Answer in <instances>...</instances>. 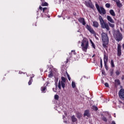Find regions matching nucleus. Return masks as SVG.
Wrapping results in <instances>:
<instances>
[{
	"label": "nucleus",
	"mask_w": 124,
	"mask_h": 124,
	"mask_svg": "<svg viewBox=\"0 0 124 124\" xmlns=\"http://www.w3.org/2000/svg\"><path fill=\"white\" fill-rule=\"evenodd\" d=\"M53 72H52V71H51L49 72V74L48 75V77L49 78H52L53 77Z\"/></svg>",
	"instance_id": "nucleus-25"
},
{
	"label": "nucleus",
	"mask_w": 124,
	"mask_h": 124,
	"mask_svg": "<svg viewBox=\"0 0 124 124\" xmlns=\"http://www.w3.org/2000/svg\"><path fill=\"white\" fill-rule=\"evenodd\" d=\"M63 123H64L65 124H66V123H67V121H63Z\"/></svg>",
	"instance_id": "nucleus-54"
},
{
	"label": "nucleus",
	"mask_w": 124,
	"mask_h": 124,
	"mask_svg": "<svg viewBox=\"0 0 124 124\" xmlns=\"http://www.w3.org/2000/svg\"><path fill=\"white\" fill-rule=\"evenodd\" d=\"M58 18H61V17H62V16H58Z\"/></svg>",
	"instance_id": "nucleus-55"
},
{
	"label": "nucleus",
	"mask_w": 124,
	"mask_h": 124,
	"mask_svg": "<svg viewBox=\"0 0 124 124\" xmlns=\"http://www.w3.org/2000/svg\"><path fill=\"white\" fill-rule=\"evenodd\" d=\"M110 76H112L114 74V71L113 70H111L110 72Z\"/></svg>",
	"instance_id": "nucleus-38"
},
{
	"label": "nucleus",
	"mask_w": 124,
	"mask_h": 124,
	"mask_svg": "<svg viewBox=\"0 0 124 124\" xmlns=\"http://www.w3.org/2000/svg\"><path fill=\"white\" fill-rule=\"evenodd\" d=\"M119 96L121 99L124 100V89H121L118 93Z\"/></svg>",
	"instance_id": "nucleus-8"
},
{
	"label": "nucleus",
	"mask_w": 124,
	"mask_h": 124,
	"mask_svg": "<svg viewBox=\"0 0 124 124\" xmlns=\"http://www.w3.org/2000/svg\"><path fill=\"white\" fill-rule=\"evenodd\" d=\"M53 92H54V93H57V91L58 90V86L56 85V88H53L52 89Z\"/></svg>",
	"instance_id": "nucleus-33"
},
{
	"label": "nucleus",
	"mask_w": 124,
	"mask_h": 124,
	"mask_svg": "<svg viewBox=\"0 0 124 124\" xmlns=\"http://www.w3.org/2000/svg\"><path fill=\"white\" fill-rule=\"evenodd\" d=\"M101 82L102 84H104V81L103 80V79L101 80Z\"/></svg>",
	"instance_id": "nucleus-50"
},
{
	"label": "nucleus",
	"mask_w": 124,
	"mask_h": 124,
	"mask_svg": "<svg viewBox=\"0 0 124 124\" xmlns=\"http://www.w3.org/2000/svg\"><path fill=\"white\" fill-rule=\"evenodd\" d=\"M39 10H41V11H42L43 10V13H45V14L49 12V9L47 7H44L43 8L42 7L40 6Z\"/></svg>",
	"instance_id": "nucleus-11"
},
{
	"label": "nucleus",
	"mask_w": 124,
	"mask_h": 124,
	"mask_svg": "<svg viewBox=\"0 0 124 124\" xmlns=\"http://www.w3.org/2000/svg\"><path fill=\"white\" fill-rule=\"evenodd\" d=\"M104 62L107 63L108 62V56L106 55V54H104Z\"/></svg>",
	"instance_id": "nucleus-17"
},
{
	"label": "nucleus",
	"mask_w": 124,
	"mask_h": 124,
	"mask_svg": "<svg viewBox=\"0 0 124 124\" xmlns=\"http://www.w3.org/2000/svg\"><path fill=\"white\" fill-rule=\"evenodd\" d=\"M68 59H66V61L65 62V63H68Z\"/></svg>",
	"instance_id": "nucleus-44"
},
{
	"label": "nucleus",
	"mask_w": 124,
	"mask_h": 124,
	"mask_svg": "<svg viewBox=\"0 0 124 124\" xmlns=\"http://www.w3.org/2000/svg\"><path fill=\"white\" fill-rule=\"evenodd\" d=\"M81 35H82V34H80V36H81Z\"/></svg>",
	"instance_id": "nucleus-60"
},
{
	"label": "nucleus",
	"mask_w": 124,
	"mask_h": 124,
	"mask_svg": "<svg viewBox=\"0 0 124 124\" xmlns=\"http://www.w3.org/2000/svg\"><path fill=\"white\" fill-rule=\"evenodd\" d=\"M108 25L109 26V27H110V28H114V27H115L114 24L111 23V22H108Z\"/></svg>",
	"instance_id": "nucleus-26"
},
{
	"label": "nucleus",
	"mask_w": 124,
	"mask_h": 124,
	"mask_svg": "<svg viewBox=\"0 0 124 124\" xmlns=\"http://www.w3.org/2000/svg\"><path fill=\"white\" fill-rule=\"evenodd\" d=\"M95 6L99 14H101V15H105V14H106V10H105L103 7H99V5L96 3H95Z\"/></svg>",
	"instance_id": "nucleus-5"
},
{
	"label": "nucleus",
	"mask_w": 124,
	"mask_h": 124,
	"mask_svg": "<svg viewBox=\"0 0 124 124\" xmlns=\"http://www.w3.org/2000/svg\"><path fill=\"white\" fill-rule=\"evenodd\" d=\"M59 95H55L54 96V99H55V100H59Z\"/></svg>",
	"instance_id": "nucleus-32"
},
{
	"label": "nucleus",
	"mask_w": 124,
	"mask_h": 124,
	"mask_svg": "<svg viewBox=\"0 0 124 124\" xmlns=\"http://www.w3.org/2000/svg\"><path fill=\"white\" fill-rule=\"evenodd\" d=\"M33 77H34V75H33Z\"/></svg>",
	"instance_id": "nucleus-59"
},
{
	"label": "nucleus",
	"mask_w": 124,
	"mask_h": 124,
	"mask_svg": "<svg viewBox=\"0 0 124 124\" xmlns=\"http://www.w3.org/2000/svg\"><path fill=\"white\" fill-rule=\"evenodd\" d=\"M81 46L82 50L84 52H87V50H88V47H89V41L87 39H83L81 42Z\"/></svg>",
	"instance_id": "nucleus-3"
},
{
	"label": "nucleus",
	"mask_w": 124,
	"mask_h": 124,
	"mask_svg": "<svg viewBox=\"0 0 124 124\" xmlns=\"http://www.w3.org/2000/svg\"><path fill=\"white\" fill-rule=\"evenodd\" d=\"M65 116H64V115H63V119L65 120Z\"/></svg>",
	"instance_id": "nucleus-52"
},
{
	"label": "nucleus",
	"mask_w": 124,
	"mask_h": 124,
	"mask_svg": "<svg viewBox=\"0 0 124 124\" xmlns=\"http://www.w3.org/2000/svg\"><path fill=\"white\" fill-rule=\"evenodd\" d=\"M92 109H93L94 111H97V110H98V108L96 106H93Z\"/></svg>",
	"instance_id": "nucleus-24"
},
{
	"label": "nucleus",
	"mask_w": 124,
	"mask_h": 124,
	"mask_svg": "<svg viewBox=\"0 0 124 124\" xmlns=\"http://www.w3.org/2000/svg\"><path fill=\"white\" fill-rule=\"evenodd\" d=\"M116 74L117 76H119V75L120 74V72L117 70V71L116 72Z\"/></svg>",
	"instance_id": "nucleus-41"
},
{
	"label": "nucleus",
	"mask_w": 124,
	"mask_h": 124,
	"mask_svg": "<svg viewBox=\"0 0 124 124\" xmlns=\"http://www.w3.org/2000/svg\"><path fill=\"white\" fill-rule=\"evenodd\" d=\"M116 3L117 6L119 7V8H121V7L123 6V5L122 4V3H121V1H120V0H116Z\"/></svg>",
	"instance_id": "nucleus-19"
},
{
	"label": "nucleus",
	"mask_w": 124,
	"mask_h": 124,
	"mask_svg": "<svg viewBox=\"0 0 124 124\" xmlns=\"http://www.w3.org/2000/svg\"><path fill=\"white\" fill-rule=\"evenodd\" d=\"M93 25L94 28H98L99 27V23L97 21H94L93 22Z\"/></svg>",
	"instance_id": "nucleus-15"
},
{
	"label": "nucleus",
	"mask_w": 124,
	"mask_h": 124,
	"mask_svg": "<svg viewBox=\"0 0 124 124\" xmlns=\"http://www.w3.org/2000/svg\"><path fill=\"white\" fill-rule=\"evenodd\" d=\"M113 1H115V2L117 1V0H112Z\"/></svg>",
	"instance_id": "nucleus-56"
},
{
	"label": "nucleus",
	"mask_w": 124,
	"mask_h": 124,
	"mask_svg": "<svg viewBox=\"0 0 124 124\" xmlns=\"http://www.w3.org/2000/svg\"><path fill=\"white\" fill-rule=\"evenodd\" d=\"M78 42H79V43H80V41Z\"/></svg>",
	"instance_id": "nucleus-61"
},
{
	"label": "nucleus",
	"mask_w": 124,
	"mask_h": 124,
	"mask_svg": "<svg viewBox=\"0 0 124 124\" xmlns=\"http://www.w3.org/2000/svg\"><path fill=\"white\" fill-rule=\"evenodd\" d=\"M117 56L118 57L122 56V46L120 44H118L117 46Z\"/></svg>",
	"instance_id": "nucleus-10"
},
{
	"label": "nucleus",
	"mask_w": 124,
	"mask_h": 124,
	"mask_svg": "<svg viewBox=\"0 0 124 124\" xmlns=\"http://www.w3.org/2000/svg\"><path fill=\"white\" fill-rule=\"evenodd\" d=\"M73 15H74V16H76V15H77L76 13H74Z\"/></svg>",
	"instance_id": "nucleus-51"
},
{
	"label": "nucleus",
	"mask_w": 124,
	"mask_h": 124,
	"mask_svg": "<svg viewBox=\"0 0 124 124\" xmlns=\"http://www.w3.org/2000/svg\"><path fill=\"white\" fill-rule=\"evenodd\" d=\"M102 74L103 75H105V71L102 70Z\"/></svg>",
	"instance_id": "nucleus-43"
},
{
	"label": "nucleus",
	"mask_w": 124,
	"mask_h": 124,
	"mask_svg": "<svg viewBox=\"0 0 124 124\" xmlns=\"http://www.w3.org/2000/svg\"><path fill=\"white\" fill-rule=\"evenodd\" d=\"M105 86L106 87V88H109V84H108L107 82L105 83Z\"/></svg>",
	"instance_id": "nucleus-36"
},
{
	"label": "nucleus",
	"mask_w": 124,
	"mask_h": 124,
	"mask_svg": "<svg viewBox=\"0 0 124 124\" xmlns=\"http://www.w3.org/2000/svg\"><path fill=\"white\" fill-rule=\"evenodd\" d=\"M101 119L102 121H103L104 122H107V118L105 117V116L102 117Z\"/></svg>",
	"instance_id": "nucleus-30"
},
{
	"label": "nucleus",
	"mask_w": 124,
	"mask_h": 124,
	"mask_svg": "<svg viewBox=\"0 0 124 124\" xmlns=\"http://www.w3.org/2000/svg\"><path fill=\"white\" fill-rule=\"evenodd\" d=\"M32 82V77H31L30 78V80L28 82V85H29V86L31 85Z\"/></svg>",
	"instance_id": "nucleus-27"
},
{
	"label": "nucleus",
	"mask_w": 124,
	"mask_h": 124,
	"mask_svg": "<svg viewBox=\"0 0 124 124\" xmlns=\"http://www.w3.org/2000/svg\"><path fill=\"white\" fill-rule=\"evenodd\" d=\"M86 29H87V31H89L91 33H92V34H95V31L94 30H93V29L92 28V26L90 25H89L87 24L86 25Z\"/></svg>",
	"instance_id": "nucleus-7"
},
{
	"label": "nucleus",
	"mask_w": 124,
	"mask_h": 124,
	"mask_svg": "<svg viewBox=\"0 0 124 124\" xmlns=\"http://www.w3.org/2000/svg\"><path fill=\"white\" fill-rule=\"evenodd\" d=\"M100 65H101V68H102V66H103V65H102V59H100Z\"/></svg>",
	"instance_id": "nucleus-39"
},
{
	"label": "nucleus",
	"mask_w": 124,
	"mask_h": 124,
	"mask_svg": "<svg viewBox=\"0 0 124 124\" xmlns=\"http://www.w3.org/2000/svg\"><path fill=\"white\" fill-rule=\"evenodd\" d=\"M41 1L42 2L41 5L42 6H48L49 4L46 2H45V0H41Z\"/></svg>",
	"instance_id": "nucleus-18"
},
{
	"label": "nucleus",
	"mask_w": 124,
	"mask_h": 124,
	"mask_svg": "<svg viewBox=\"0 0 124 124\" xmlns=\"http://www.w3.org/2000/svg\"><path fill=\"white\" fill-rule=\"evenodd\" d=\"M41 91L42 93H46V92L47 91V87L46 86L42 87L41 88Z\"/></svg>",
	"instance_id": "nucleus-20"
},
{
	"label": "nucleus",
	"mask_w": 124,
	"mask_h": 124,
	"mask_svg": "<svg viewBox=\"0 0 124 124\" xmlns=\"http://www.w3.org/2000/svg\"><path fill=\"white\" fill-rule=\"evenodd\" d=\"M38 12H39V10H38V11H37V15H38V14H39Z\"/></svg>",
	"instance_id": "nucleus-48"
},
{
	"label": "nucleus",
	"mask_w": 124,
	"mask_h": 124,
	"mask_svg": "<svg viewBox=\"0 0 124 124\" xmlns=\"http://www.w3.org/2000/svg\"><path fill=\"white\" fill-rule=\"evenodd\" d=\"M122 80H124V76L123 75L122 77H121Z\"/></svg>",
	"instance_id": "nucleus-46"
},
{
	"label": "nucleus",
	"mask_w": 124,
	"mask_h": 124,
	"mask_svg": "<svg viewBox=\"0 0 124 124\" xmlns=\"http://www.w3.org/2000/svg\"><path fill=\"white\" fill-rule=\"evenodd\" d=\"M44 16H43V14H41V17H42V18H43Z\"/></svg>",
	"instance_id": "nucleus-49"
},
{
	"label": "nucleus",
	"mask_w": 124,
	"mask_h": 124,
	"mask_svg": "<svg viewBox=\"0 0 124 124\" xmlns=\"http://www.w3.org/2000/svg\"><path fill=\"white\" fill-rule=\"evenodd\" d=\"M76 117L78 119L80 120V119H81V118H82V114H81V113H80V112H77L76 113Z\"/></svg>",
	"instance_id": "nucleus-23"
},
{
	"label": "nucleus",
	"mask_w": 124,
	"mask_h": 124,
	"mask_svg": "<svg viewBox=\"0 0 124 124\" xmlns=\"http://www.w3.org/2000/svg\"><path fill=\"white\" fill-rule=\"evenodd\" d=\"M111 6V4H110L109 3H106V7H107V8H110V7Z\"/></svg>",
	"instance_id": "nucleus-34"
},
{
	"label": "nucleus",
	"mask_w": 124,
	"mask_h": 124,
	"mask_svg": "<svg viewBox=\"0 0 124 124\" xmlns=\"http://www.w3.org/2000/svg\"><path fill=\"white\" fill-rule=\"evenodd\" d=\"M67 77H68V79L69 80V81H70V80H71V78H70V76H69V75H68V74H67Z\"/></svg>",
	"instance_id": "nucleus-40"
},
{
	"label": "nucleus",
	"mask_w": 124,
	"mask_h": 124,
	"mask_svg": "<svg viewBox=\"0 0 124 124\" xmlns=\"http://www.w3.org/2000/svg\"><path fill=\"white\" fill-rule=\"evenodd\" d=\"M115 40L116 41H122L123 40V34L121 33L120 30H117L115 33Z\"/></svg>",
	"instance_id": "nucleus-6"
},
{
	"label": "nucleus",
	"mask_w": 124,
	"mask_h": 124,
	"mask_svg": "<svg viewBox=\"0 0 124 124\" xmlns=\"http://www.w3.org/2000/svg\"><path fill=\"white\" fill-rule=\"evenodd\" d=\"M91 43L92 44V47L94 48L95 49V45H94V43H93V42L92 40H90Z\"/></svg>",
	"instance_id": "nucleus-28"
},
{
	"label": "nucleus",
	"mask_w": 124,
	"mask_h": 124,
	"mask_svg": "<svg viewBox=\"0 0 124 124\" xmlns=\"http://www.w3.org/2000/svg\"><path fill=\"white\" fill-rule=\"evenodd\" d=\"M77 32H80L81 33V30L79 29L78 31Z\"/></svg>",
	"instance_id": "nucleus-47"
},
{
	"label": "nucleus",
	"mask_w": 124,
	"mask_h": 124,
	"mask_svg": "<svg viewBox=\"0 0 124 124\" xmlns=\"http://www.w3.org/2000/svg\"><path fill=\"white\" fill-rule=\"evenodd\" d=\"M98 19L100 21L101 28H102V29H106L107 31H109L110 30L109 25L108 24V23H107V22L104 21V20L102 18V16L99 15Z\"/></svg>",
	"instance_id": "nucleus-2"
},
{
	"label": "nucleus",
	"mask_w": 124,
	"mask_h": 124,
	"mask_svg": "<svg viewBox=\"0 0 124 124\" xmlns=\"http://www.w3.org/2000/svg\"><path fill=\"white\" fill-rule=\"evenodd\" d=\"M109 14L113 17H115V16H116V14L115 13V12L114 11V10H112V9L110 10H109Z\"/></svg>",
	"instance_id": "nucleus-22"
},
{
	"label": "nucleus",
	"mask_w": 124,
	"mask_h": 124,
	"mask_svg": "<svg viewBox=\"0 0 124 124\" xmlns=\"http://www.w3.org/2000/svg\"><path fill=\"white\" fill-rule=\"evenodd\" d=\"M71 121L73 123H76L77 122V118L75 117V115H73L71 117Z\"/></svg>",
	"instance_id": "nucleus-21"
},
{
	"label": "nucleus",
	"mask_w": 124,
	"mask_h": 124,
	"mask_svg": "<svg viewBox=\"0 0 124 124\" xmlns=\"http://www.w3.org/2000/svg\"><path fill=\"white\" fill-rule=\"evenodd\" d=\"M78 20L79 22V23L82 24L83 26H85L86 25V21H85V18L83 17H80L78 19Z\"/></svg>",
	"instance_id": "nucleus-13"
},
{
	"label": "nucleus",
	"mask_w": 124,
	"mask_h": 124,
	"mask_svg": "<svg viewBox=\"0 0 124 124\" xmlns=\"http://www.w3.org/2000/svg\"><path fill=\"white\" fill-rule=\"evenodd\" d=\"M46 86H48V85H49V84H50V82H46Z\"/></svg>",
	"instance_id": "nucleus-45"
},
{
	"label": "nucleus",
	"mask_w": 124,
	"mask_h": 124,
	"mask_svg": "<svg viewBox=\"0 0 124 124\" xmlns=\"http://www.w3.org/2000/svg\"><path fill=\"white\" fill-rule=\"evenodd\" d=\"M107 19L108 21V22H109V23H111V24L115 23V21H114L113 18H112V17L110 16H107Z\"/></svg>",
	"instance_id": "nucleus-12"
},
{
	"label": "nucleus",
	"mask_w": 124,
	"mask_h": 124,
	"mask_svg": "<svg viewBox=\"0 0 124 124\" xmlns=\"http://www.w3.org/2000/svg\"><path fill=\"white\" fill-rule=\"evenodd\" d=\"M72 87L73 89H74L76 87V85L75 84V82L74 81L72 82Z\"/></svg>",
	"instance_id": "nucleus-31"
},
{
	"label": "nucleus",
	"mask_w": 124,
	"mask_h": 124,
	"mask_svg": "<svg viewBox=\"0 0 124 124\" xmlns=\"http://www.w3.org/2000/svg\"><path fill=\"white\" fill-rule=\"evenodd\" d=\"M94 34V36L95 38H96V39L97 40H98L99 39L98 38V37H97L96 36V34L95 33V34Z\"/></svg>",
	"instance_id": "nucleus-37"
},
{
	"label": "nucleus",
	"mask_w": 124,
	"mask_h": 124,
	"mask_svg": "<svg viewBox=\"0 0 124 124\" xmlns=\"http://www.w3.org/2000/svg\"><path fill=\"white\" fill-rule=\"evenodd\" d=\"M102 41L103 42V47L105 48L106 50H108V46L107 45L109 44V38H108V35L105 32H102L101 34Z\"/></svg>",
	"instance_id": "nucleus-1"
},
{
	"label": "nucleus",
	"mask_w": 124,
	"mask_h": 124,
	"mask_svg": "<svg viewBox=\"0 0 124 124\" xmlns=\"http://www.w3.org/2000/svg\"><path fill=\"white\" fill-rule=\"evenodd\" d=\"M110 62H111L110 64L111 65V67H115V64H114V61H113V60L111 59Z\"/></svg>",
	"instance_id": "nucleus-29"
},
{
	"label": "nucleus",
	"mask_w": 124,
	"mask_h": 124,
	"mask_svg": "<svg viewBox=\"0 0 124 124\" xmlns=\"http://www.w3.org/2000/svg\"><path fill=\"white\" fill-rule=\"evenodd\" d=\"M114 82L115 88H117L118 86H120V85H121V81H120V79H115Z\"/></svg>",
	"instance_id": "nucleus-14"
},
{
	"label": "nucleus",
	"mask_w": 124,
	"mask_h": 124,
	"mask_svg": "<svg viewBox=\"0 0 124 124\" xmlns=\"http://www.w3.org/2000/svg\"><path fill=\"white\" fill-rule=\"evenodd\" d=\"M84 78H86V76H83Z\"/></svg>",
	"instance_id": "nucleus-58"
},
{
	"label": "nucleus",
	"mask_w": 124,
	"mask_h": 124,
	"mask_svg": "<svg viewBox=\"0 0 124 124\" xmlns=\"http://www.w3.org/2000/svg\"><path fill=\"white\" fill-rule=\"evenodd\" d=\"M104 66L106 70H108V66L107 65V63H104Z\"/></svg>",
	"instance_id": "nucleus-35"
},
{
	"label": "nucleus",
	"mask_w": 124,
	"mask_h": 124,
	"mask_svg": "<svg viewBox=\"0 0 124 124\" xmlns=\"http://www.w3.org/2000/svg\"><path fill=\"white\" fill-rule=\"evenodd\" d=\"M87 116V117H90L91 114H90V111L89 110H86L84 111V116Z\"/></svg>",
	"instance_id": "nucleus-16"
},
{
	"label": "nucleus",
	"mask_w": 124,
	"mask_h": 124,
	"mask_svg": "<svg viewBox=\"0 0 124 124\" xmlns=\"http://www.w3.org/2000/svg\"><path fill=\"white\" fill-rule=\"evenodd\" d=\"M82 79H83V78H81L80 79L81 81H82Z\"/></svg>",
	"instance_id": "nucleus-57"
},
{
	"label": "nucleus",
	"mask_w": 124,
	"mask_h": 124,
	"mask_svg": "<svg viewBox=\"0 0 124 124\" xmlns=\"http://www.w3.org/2000/svg\"><path fill=\"white\" fill-rule=\"evenodd\" d=\"M71 52H72V53H73V54H74V55H76V54H77V53L75 52V50H72V51H71Z\"/></svg>",
	"instance_id": "nucleus-42"
},
{
	"label": "nucleus",
	"mask_w": 124,
	"mask_h": 124,
	"mask_svg": "<svg viewBox=\"0 0 124 124\" xmlns=\"http://www.w3.org/2000/svg\"><path fill=\"white\" fill-rule=\"evenodd\" d=\"M85 5L87 7H90V8H92V9H93L94 8V5L93 4V2L91 0L85 1Z\"/></svg>",
	"instance_id": "nucleus-9"
},
{
	"label": "nucleus",
	"mask_w": 124,
	"mask_h": 124,
	"mask_svg": "<svg viewBox=\"0 0 124 124\" xmlns=\"http://www.w3.org/2000/svg\"><path fill=\"white\" fill-rule=\"evenodd\" d=\"M62 81H59L58 83V88L59 90H62V87L63 90L65 88V83H66V78L64 77H61Z\"/></svg>",
	"instance_id": "nucleus-4"
},
{
	"label": "nucleus",
	"mask_w": 124,
	"mask_h": 124,
	"mask_svg": "<svg viewBox=\"0 0 124 124\" xmlns=\"http://www.w3.org/2000/svg\"><path fill=\"white\" fill-rule=\"evenodd\" d=\"M94 57H95V54H93L92 56V58H94Z\"/></svg>",
	"instance_id": "nucleus-53"
}]
</instances>
